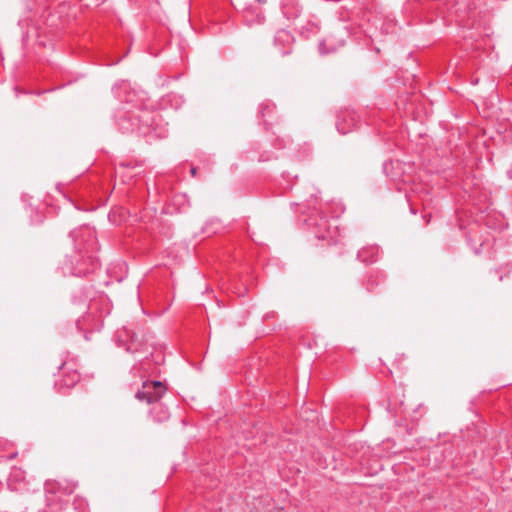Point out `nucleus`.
I'll return each instance as SVG.
<instances>
[{"instance_id":"obj_1","label":"nucleus","mask_w":512,"mask_h":512,"mask_svg":"<svg viewBox=\"0 0 512 512\" xmlns=\"http://www.w3.org/2000/svg\"><path fill=\"white\" fill-rule=\"evenodd\" d=\"M154 120L153 112L148 109H138L121 116L118 120V126L125 133L138 131L145 134L153 126Z\"/></svg>"},{"instance_id":"obj_2","label":"nucleus","mask_w":512,"mask_h":512,"mask_svg":"<svg viewBox=\"0 0 512 512\" xmlns=\"http://www.w3.org/2000/svg\"><path fill=\"white\" fill-rule=\"evenodd\" d=\"M165 392L166 387L161 381H145L142 385V389L136 392L135 397L141 402L155 404L162 398Z\"/></svg>"},{"instance_id":"obj_3","label":"nucleus","mask_w":512,"mask_h":512,"mask_svg":"<svg viewBox=\"0 0 512 512\" xmlns=\"http://www.w3.org/2000/svg\"><path fill=\"white\" fill-rule=\"evenodd\" d=\"M294 41L291 33L285 29L278 30L274 37V43L276 46H280V53L282 55L290 52V47Z\"/></svg>"},{"instance_id":"obj_4","label":"nucleus","mask_w":512,"mask_h":512,"mask_svg":"<svg viewBox=\"0 0 512 512\" xmlns=\"http://www.w3.org/2000/svg\"><path fill=\"white\" fill-rule=\"evenodd\" d=\"M379 256V248L377 246H367L360 249L357 258L366 264L373 263Z\"/></svg>"},{"instance_id":"obj_5","label":"nucleus","mask_w":512,"mask_h":512,"mask_svg":"<svg viewBox=\"0 0 512 512\" xmlns=\"http://www.w3.org/2000/svg\"><path fill=\"white\" fill-rule=\"evenodd\" d=\"M150 414L155 422L162 423L169 419L170 413L166 406L156 402L150 411Z\"/></svg>"},{"instance_id":"obj_6","label":"nucleus","mask_w":512,"mask_h":512,"mask_svg":"<svg viewBox=\"0 0 512 512\" xmlns=\"http://www.w3.org/2000/svg\"><path fill=\"white\" fill-rule=\"evenodd\" d=\"M79 380H80V375L76 371H73L63 378L62 386L71 388L76 383H78Z\"/></svg>"},{"instance_id":"obj_7","label":"nucleus","mask_w":512,"mask_h":512,"mask_svg":"<svg viewBox=\"0 0 512 512\" xmlns=\"http://www.w3.org/2000/svg\"><path fill=\"white\" fill-rule=\"evenodd\" d=\"M319 50L322 54L329 53L331 49L326 48V41H323L319 44Z\"/></svg>"},{"instance_id":"obj_8","label":"nucleus","mask_w":512,"mask_h":512,"mask_svg":"<svg viewBox=\"0 0 512 512\" xmlns=\"http://www.w3.org/2000/svg\"><path fill=\"white\" fill-rule=\"evenodd\" d=\"M191 173H192V175H195V173H196V168H192V169H191Z\"/></svg>"}]
</instances>
